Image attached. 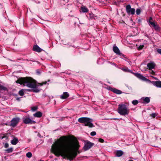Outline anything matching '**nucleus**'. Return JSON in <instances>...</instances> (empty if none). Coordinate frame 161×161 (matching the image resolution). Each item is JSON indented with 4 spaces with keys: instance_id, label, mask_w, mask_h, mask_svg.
<instances>
[{
    "instance_id": "obj_1",
    "label": "nucleus",
    "mask_w": 161,
    "mask_h": 161,
    "mask_svg": "<svg viewBox=\"0 0 161 161\" xmlns=\"http://www.w3.org/2000/svg\"><path fill=\"white\" fill-rule=\"evenodd\" d=\"M69 137L67 136L60 137L52 145L51 151L56 156H61L71 161L76 158L78 153H80L79 150L80 145L77 140L75 142L72 140H67Z\"/></svg>"
},
{
    "instance_id": "obj_2",
    "label": "nucleus",
    "mask_w": 161,
    "mask_h": 161,
    "mask_svg": "<svg viewBox=\"0 0 161 161\" xmlns=\"http://www.w3.org/2000/svg\"><path fill=\"white\" fill-rule=\"evenodd\" d=\"M16 83H19L20 84H23L24 86L26 85L28 87L31 88V89L26 90L28 92H39L40 91V89H38L37 86L39 85L40 86H42L43 84H46L47 81L38 83L37 84L35 80L33 79L31 77H24L18 79L16 81Z\"/></svg>"
},
{
    "instance_id": "obj_3",
    "label": "nucleus",
    "mask_w": 161,
    "mask_h": 161,
    "mask_svg": "<svg viewBox=\"0 0 161 161\" xmlns=\"http://www.w3.org/2000/svg\"><path fill=\"white\" fill-rule=\"evenodd\" d=\"M78 121L80 123L84 124L85 126H88L89 127H93L94 126L93 124L92 123L91 119L88 117H80L79 118Z\"/></svg>"
},
{
    "instance_id": "obj_4",
    "label": "nucleus",
    "mask_w": 161,
    "mask_h": 161,
    "mask_svg": "<svg viewBox=\"0 0 161 161\" xmlns=\"http://www.w3.org/2000/svg\"><path fill=\"white\" fill-rule=\"evenodd\" d=\"M118 112L120 115H127V114H128L129 111L128 110L126 105L125 104H119L118 105Z\"/></svg>"
},
{
    "instance_id": "obj_5",
    "label": "nucleus",
    "mask_w": 161,
    "mask_h": 161,
    "mask_svg": "<svg viewBox=\"0 0 161 161\" xmlns=\"http://www.w3.org/2000/svg\"><path fill=\"white\" fill-rule=\"evenodd\" d=\"M125 10L128 14L130 15L135 14L136 12V9L134 8H131L130 4H128L125 7Z\"/></svg>"
},
{
    "instance_id": "obj_6",
    "label": "nucleus",
    "mask_w": 161,
    "mask_h": 161,
    "mask_svg": "<svg viewBox=\"0 0 161 161\" xmlns=\"http://www.w3.org/2000/svg\"><path fill=\"white\" fill-rule=\"evenodd\" d=\"M23 122L25 124H35L36 122L34 120H31L30 118L29 115L25 116L23 118Z\"/></svg>"
},
{
    "instance_id": "obj_7",
    "label": "nucleus",
    "mask_w": 161,
    "mask_h": 161,
    "mask_svg": "<svg viewBox=\"0 0 161 161\" xmlns=\"http://www.w3.org/2000/svg\"><path fill=\"white\" fill-rule=\"evenodd\" d=\"M20 118L19 117H15L13 118L11 121L10 125L13 127L16 126L19 121Z\"/></svg>"
},
{
    "instance_id": "obj_8",
    "label": "nucleus",
    "mask_w": 161,
    "mask_h": 161,
    "mask_svg": "<svg viewBox=\"0 0 161 161\" xmlns=\"http://www.w3.org/2000/svg\"><path fill=\"white\" fill-rule=\"evenodd\" d=\"M94 145V143L93 142H91L89 141H87L86 143L83 147V148L84 151H86V150H89Z\"/></svg>"
},
{
    "instance_id": "obj_9",
    "label": "nucleus",
    "mask_w": 161,
    "mask_h": 161,
    "mask_svg": "<svg viewBox=\"0 0 161 161\" xmlns=\"http://www.w3.org/2000/svg\"><path fill=\"white\" fill-rule=\"evenodd\" d=\"M108 90L112 91V92H113L116 93V94H121V93H122V91L120 90L117 89L116 88H114L111 87V86H109L108 88Z\"/></svg>"
},
{
    "instance_id": "obj_10",
    "label": "nucleus",
    "mask_w": 161,
    "mask_h": 161,
    "mask_svg": "<svg viewBox=\"0 0 161 161\" xmlns=\"http://www.w3.org/2000/svg\"><path fill=\"white\" fill-rule=\"evenodd\" d=\"M155 21V20H154L153 19V18L151 17H149L148 21H147L150 26H151V27L153 26L154 28V27Z\"/></svg>"
},
{
    "instance_id": "obj_11",
    "label": "nucleus",
    "mask_w": 161,
    "mask_h": 161,
    "mask_svg": "<svg viewBox=\"0 0 161 161\" xmlns=\"http://www.w3.org/2000/svg\"><path fill=\"white\" fill-rule=\"evenodd\" d=\"M155 66L156 64L154 62H151L147 64V67L149 69H153Z\"/></svg>"
},
{
    "instance_id": "obj_12",
    "label": "nucleus",
    "mask_w": 161,
    "mask_h": 161,
    "mask_svg": "<svg viewBox=\"0 0 161 161\" xmlns=\"http://www.w3.org/2000/svg\"><path fill=\"white\" fill-rule=\"evenodd\" d=\"M33 49L35 51H36V52H41V51H42V49L40 48L37 45H34L33 46Z\"/></svg>"
},
{
    "instance_id": "obj_13",
    "label": "nucleus",
    "mask_w": 161,
    "mask_h": 161,
    "mask_svg": "<svg viewBox=\"0 0 161 161\" xmlns=\"http://www.w3.org/2000/svg\"><path fill=\"white\" fill-rule=\"evenodd\" d=\"M142 99L143 101V103H148L150 101V99L148 97H142Z\"/></svg>"
},
{
    "instance_id": "obj_14",
    "label": "nucleus",
    "mask_w": 161,
    "mask_h": 161,
    "mask_svg": "<svg viewBox=\"0 0 161 161\" xmlns=\"http://www.w3.org/2000/svg\"><path fill=\"white\" fill-rule=\"evenodd\" d=\"M153 84L157 87H161V81H153Z\"/></svg>"
},
{
    "instance_id": "obj_15",
    "label": "nucleus",
    "mask_w": 161,
    "mask_h": 161,
    "mask_svg": "<svg viewBox=\"0 0 161 161\" xmlns=\"http://www.w3.org/2000/svg\"><path fill=\"white\" fill-rule=\"evenodd\" d=\"M18 142L19 140L16 137H14V139L11 141V143L13 145H15Z\"/></svg>"
},
{
    "instance_id": "obj_16",
    "label": "nucleus",
    "mask_w": 161,
    "mask_h": 161,
    "mask_svg": "<svg viewBox=\"0 0 161 161\" xmlns=\"http://www.w3.org/2000/svg\"><path fill=\"white\" fill-rule=\"evenodd\" d=\"M69 94L68 92H64L62 95L60 97V98L61 99H66L69 97Z\"/></svg>"
},
{
    "instance_id": "obj_17",
    "label": "nucleus",
    "mask_w": 161,
    "mask_h": 161,
    "mask_svg": "<svg viewBox=\"0 0 161 161\" xmlns=\"http://www.w3.org/2000/svg\"><path fill=\"white\" fill-rule=\"evenodd\" d=\"M154 29L155 31H159L160 30V28L158 24L156 21H155V23L154 25Z\"/></svg>"
},
{
    "instance_id": "obj_18",
    "label": "nucleus",
    "mask_w": 161,
    "mask_h": 161,
    "mask_svg": "<svg viewBox=\"0 0 161 161\" xmlns=\"http://www.w3.org/2000/svg\"><path fill=\"white\" fill-rule=\"evenodd\" d=\"M113 51L114 52V53H116L118 54V55H119V50L118 47L117 46H114L113 47Z\"/></svg>"
},
{
    "instance_id": "obj_19",
    "label": "nucleus",
    "mask_w": 161,
    "mask_h": 161,
    "mask_svg": "<svg viewBox=\"0 0 161 161\" xmlns=\"http://www.w3.org/2000/svg\"><path fill=\"white\" fill-rule=\"evenodd\" d=\"M42 115V113L41 112H37L33 114V116L36 117L40 118Z\"/></svg>"
},
{
    "instance_id": "obj_20",
    "label": "nucleus",
    "mask_w": 161,
    "mask_h": 161,
    "mask_svg": "<svg viewBox=\"0 0 161 161\" xmlns=\"http://www.w3.org/2000/svg\"><path fill=\"white\" fill-rule=\"evenodd\" d=\"M123 153V151L119 150H117L116 153V155L117 156H122Z\"/></svg>"
},
{
    "instance_id": "obj_21",
    "label": "nucleus",
    "mask_w": 161,
    "mask_h": 161,
    "mask_svg": "<svg viewBox=\"0 0 161 161\" xmlns=\"http://www.w3.org/2000/svg\"><path fill=\"white\" fill-rule=\"evenodd\" d=\"M81 8L82 12L84 13H86V12L88 11V8L87 7H85V6H81Z\"/></svg>"
},
{
    "instance_id": "obj_22",
    "label": "nucleus",
    "mask_w": 161,
    "mask_h": 161,
    "mask_svg": "<svg viewBox=\"0 0 161 161\" xmlns=\"http://www.w3.org/2000/svg\"><path fill=\"white\" fill-rule=\"evenodd\" d=\"M5 151L7 152L8 153H12L13 151V147L9 148L5 150Z\"/></svg>"
},
{
    "instance_id": "obj_23",
    "label": "nucleus",
    "mask_w": 161,
    "mask_h": 161,
    "mask_svg": "<svg viewBox=\"0 0 161 161\" xmlns=\"http://www.w3.org/2000/svg\"><path fill=\"white\" fill-rule=\"evenodd\" d=\"M7 89V87H5L4 86H2L1 84H0V90H4V91H6Z\"/></svg>"
},
{
    "instance_id": "obj_24",
    "label": "nucleus",
    "mask_w": 161,
    "mask_h": 161,
    "mask_svg": "<svg viewBox=\"0 0 161 161\" xmlns=\"http://www.w3.org/2000/svg\"><path fill=\"white\" fill-rule=\"evenodd\" d=\"M141 12V8H137L136 10V13L137 14H140Z\"/></svg>"
},
{
    "instance_id": "obj_25",
    "label": "nucleus",
    "mask_w": 161,
    "mask_h": 161,
    "mask_svg": "<svg viewBox=\"0 0 161 161\" xmlns=\"http://www.w3.org/2000/svg\"><path fill=\"white\" fill-rule=\"evenodd\" d=\"M140 80H145V81H147V80H149L145 78V77H144L143 75H141V74Z\"/></svg>"
},
{
    "instance_id": "obj_26",
    "label": "nucleus",
    "mask_w": 161,
    "mask_h": 161,
    "mask_svg": "<svg viewBox=\"0 0 161 161\" xmlns=\"http://www.w3.org/2000/svg\"><path fill=\"white\" fill-rule=\"evenodd\" d=\"M18 93L19 95H20V96H23L24 94V91H23V90H21L19 91Z\"/></svg>"
},
{
    "instance_id": "obj_27",
    "label": "nucleus",
    "mask_w": 161,
    "mask_h": 161,
    "mask_svg": "<svg viewBox=\"0 0 161 161\" xmlns=\"http://www.w3.org/2000/svg\"><path fill=\"white\" fill-rule=\"evenodd\" d=\"M26 156L28 158H31L32 156V154L31 152H29L26 153Z\"/></svg>"
},
{
    "instance_id": "obj_28",
    "label": "nucleus",
    "mask_w": 161,
    "mask_h": 161,
    "mask_svg": "<svg viewBox=\"0 0 161 161\" xmlns=\"http://www.w3.org/2000/svg\"><path fill=\"white\" fill-rule=\"evenodd\" d=\"M139 103L138 100H134L132 102V103L133 105H136L137 104Z\"/></svg>"
},
{
    "instance_id": "obj_29",
    "label": "nucleus",
    "mask_w": 161,
    "mask_h": 161,
    "mask_svg": "<svg viewBox=\"0 0 161 161\" xmlns=\"http://www.w3.org/2000/svg\"><path fill=\"white\" fill-rule=\"evenodd\" d=\"M135 75L136 76V77L140 79L141 75V74L139 73H136L135 74Z\"/></svg>"
},
{
    "instance_id": "obj_30",
    "label": "nucleus",
    "mask_w": 161,
    "mask_h": 161,
    "mask_svg": "<svg viewBox=\"0 0 161 161\" xmlns=\"http://www.w3.org/2000/svg\"><path fill=\"white\" fill-rule=\"evenodd\" d=\"M38 108L36 106H34L33 107L31 108V110L32 111H35V110H36Z\"/></svg>"
},
{
    "instance_id": "obj_31",
    "label": "nucleus",
    "mask_w": 161,
    "mask_h": 161,
    "mask_svg": "<svg viewBox=\"0 0 161 161\" xmlns=\"http://www.w3.org/2000/svg\"><path fill=\"white\" fill-rule=\"evenodd\" d=\"M150 115L153 118H155L156 117V116H157V114H156V113H153L152 114H151Z\"/></svg>"
},
{
    "instance_id": "obj_32",
    "label": "nucleus",
    "mask_w": 161,
    "mask_h": 161,
    "mask_svg": "<svg viewBox=\"0 0 161 161\" xmlns=\"http://www.w3.org/2000/svg\"><path fill=\"white\" fill-rule=\"evenodd\" d=\"M96 135V133L95 131H92L90 133V135L92 136H93Z\"/></svg>"
},
{
    "instance_id": "obj_33",
    "label": "nucleus",
    "mask_w": 161,
    "mask_h": 161,
    "mask_svg": "<svg viewBox=\"0 0 161 161\" xmlns=\"http://www.w3.org/2000/svg\"><path fill=\"white\" fill-rule=\"evenodd\" d=\"M142 19H137V22L138 23H141L142 21Z\"/></svg>"
},
{
    "instance_id": "obj_34",
    "label": "nucleus",
    "mask_w": 161,
    "mask_h": 161,
    "mask_svg": "<svg viewBox=\"0 0 161 161\" xmlns=\"http://www.w3.org/2000/svg\"><path fill=\"white\" fill-rule=\"evenodd\" d=\"M157 51L158 54H160L161 55V48H157Z\"/></svg>"
},
{
    "instance_id": "obj_35",
    "label": "nucleus",
    "mask_w": 161,
    "mask_h": 161,
    "mask_svg": "<svg viewBox=\"0 0 161 161\" xmlns=\"http://www.w3.org/2000/svg\"><path fill=\"white\" fill-rule=\"evenodd\" d=\"M120 57H123L124 58H126L125 56V55L123 54L122 53H120V51L119 50V55Z\"/></svg>"
},
{
    "instance_id": "obj_36",
    "label": "nucleus",
    "mask_w": 161,
    "mask_h": 161,
    "mask_svg": "<svg viewBox=\"0 0 161 161\" xmlns=\"http://www.w3.org/2000/svg\"><path fill=\"white\" fill-rule=\"evenodd\" d=\"M98 141L100 142H104V140L102 138H99L98 140Z\"/></svg>"
},
{
    "instance_id": "obj_37",
    "label": "nucleus",
    "mask_w": 161,
    "mask_h": 161,
    "mask_svg": "<svg viewBox=\"0 0 161 161\" xmlns=\"http://www.w3.org/2000/svg\"><path fill=\"white\" fill-rule=\"evenodd\" d=\"M144 47V45H140V46L138 48V50H141V49H142Z\"/></svg>"
},
{
    "instance_id": "obj_38",
    "label": "nucleus",
    "mask_w": 161,
    "mask_h": 161,
    "mask_svg": "<svg viewBox=\"0 0 161 161\" xmlns=\"http://www.w3.org/2000/svg\"><path fill=\"white\" fill-rule=\"evenodd\" d=\"M3 138H6V139H7L8 137L7 136V134H3V136H2L1 138L3 139Z\"/></svg>"
},
{
    "instance_id": "obj_39",
    "label": "nucleus",
    "mask_w": 161,
    "mask_h": 161,
    "mask_svg": "<svg viewBox=\"0 0 161 161\" xmlns=\"http://www.w3.org/2000/svg\"><path fill=\"white\" fill-rule=\"evenodd\" d=\"M9 146V144L8 143H7V142H6V143H5L4 147L5 148H8V147Z\"/></svg>"
},
{
    "instance_id": "obj_40",
    "label": "nucleus",
    "mask_w": 161,
    "mask_h": 161,
    "mask_svg": "<svg viewBox=\"0 0 161 161\" xmlns=\"http://www.w3.org/2000/svg\"><path fill=\"white\" fill-rule=\"evenodd\" d=\"M151 74H152V75H155V72L153 70H151Z\"/></svg>"
},
{
    "instance_id": "obj_41",
    "label": "nucleus",
    "mask_w": 161,
    "mask_h": 161,
    "mask_svg": "<svg viewBox=\"0 0 161 161\" xmlns=\"http://www.w3.org/2000/svg\"><path fill=\"white\" fill-rule=\"evenodd\" d=\"M114 3L115 5H117V2L116 1H114Z\"/></svg>"
},
{
    "instance_id": "obj_42",
    "label": "nucleus",
    "mask_w": 161,
    "mask_h": 161,
    "mask_svg": "<svg viewBox=\"0 0 161 161\" xmlns=\"http://www.w3.org/2000/svg\"><path fill=\"white\" fill-rule=\"evenodd\" d=\"M127 69H123V70H124V71H127Z\"/></svg>"
},
{
    "instance_id": "obj_43",
    "label": "nucleus",
    "mask_w": 161,
    "mask_h": 161,
    "mask_svg": "<svg viewBox=\"0 0 161 161\" xmlns=\"http://www.w3.org/2000/svg\"><path fill=\"white\" fill-rule=\"evenodd\" d=\"M16 99L17 100L19 101L20 100V98H19V97H17L16 98Z\"/></svg>"
},
{
    "instance_id": "obj_44",
    "label": "nucleus",
    "mask_w": 161,
    "mask_h": 161,
    "mask_svg": "<svg viewBox=\"0 0 161 161\" xmlns=\"http://www.w3.org/2000/svg\"><path fill=\"white\" fill-rule=\"evenodd\" d=\"M37 73L38 74H40V72L39 71H37Z\"/></svg>"
},
{
    "instance_id": "obj_45",
    "label": "nucleus",
    "mask_w": 161,
    "mask_h": 161,
    "mask_svg": "<svg viewBox=\"0 0 161 161\" xmlns=\"http://www.w3.org/2000/svg\"><path fill=\"white\" fill-rule=\"evenodd\" d=\"M113 119H114V120H116V119H118V118H113Z\"/></svg>"
},
{
    "instance_id": "obj_46",
    "label": "nucleus",
    "mask_w": 161,
    "mask_h": 161,
    "mask_svg": "<svg viewBox=\"0 0 161 161\" xmlns=\"http://www.w3.org/2000/svg\"><path fill=\"white\" fill-rule=\"evenodd\" d=\"M153 78H154V79L155 80H158V79H157V78H156V77H153Z\"/></svg>"
},
{
    "instance_id": "obj_47",
    "label": "nucleus",
    "mask_w": 161,
    "mask_h": 161,
    "mask_svg": "<svg viewBox=\"0 0 161 161\" xmlns=\"http://www.w3.org/2000/svg\"><path fill=\"white\" fill-rule=\"evenodd\" d=\"M129 161H134V160H132V159H130Z\"/></svg>"
},
{
    "instance_id": "obj_48",
    "label": "nucleus",
    "mask_w": 161,
    "mask_h": 161,
    "mask_svg": "<svg viewBox=\"0 0 161 161\" xmlns=\"http://www.w3.org/2000/svg\"><path fill=\"white\" fill-rule=\"evenodd\" d=\"M40 134H39V133H38V136H40Z\"/></svg>"
},
{
    "instance_id": "obj_49",
    "label": "nucleus",
    "mask_w": 161,
    "mask_h": 161,
    "mask_svg": "<svg viewBox=\"0 0 161 161\" xmlns=\"http://www.w3.org/2000/svg\"><path fill=\"white\" fill-rule=\"evenodd\" d=\"M124 15H125V14H124L123 15V16H124Z\"/></svg>"
},
{
    "instance_id": "obj_50",
    "label": "nucleus",
    "mask_w": 161,
    "mask_h": 161,
    "mask_svg": "<svg viewBox=\"0 0 161 161\" xmlns=\"http://www.w3.org/2000/svg\"><path fill=\"white\" fill-rule=\"evenodd\" d=\"M26 60H27V59H26Z\"/></svg>"
}]
</instances>
